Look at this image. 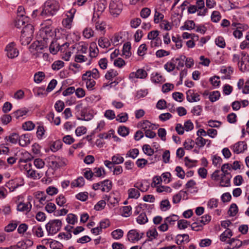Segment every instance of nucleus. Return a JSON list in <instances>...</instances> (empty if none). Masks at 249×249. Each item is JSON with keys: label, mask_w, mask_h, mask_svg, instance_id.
Here are the masks:
<instances>
[{"label": "nucleus", "mask_w": 249, "mask_h": 249, "mask_svg": "<svg viewBox=\"0 0 249 249\" xmlns=\"http://www.w3.org/2000/svg\"><path fill=\"white\" fill-rule=\"evenodd\" d=\"M232 61L238 63L241 71H249V56L247 53L243 51L240 54H234Z\"/></svg>", "instance_id": "1"}, {"label": "nucleus", "mask_w": 249, "mask_h": 249, "mask_svg": "<svg viewBox=\"0 0 249 249\" xmlns=\"http://www.w3.org/2000/svg\"><path fill=\"white\" fill-rule=\"evenodd\" d=\"M59 9V4L54 0H49L45 2L40 16L43 17L52 16L56 14Z\"/></svg>", "instance_id": "2"}, {"label": "nucleus", "mask_w": 249, "mask_h": 249, "mask_svg": "<svg viewBox=\"0 0 249 249\" xmlns=\"http://www.w3.org/2000/svg\"><path fill=\"white\" fill-rule=\"evenodd\" d=\"M62 226V222L59 219L50 220L45 227L48 235H53L59 231Z\"/></svg>", "instance_id": "3"}, {"label": "nucleus", "mask_w": 249, "mask_h": 249, "mask_svg": "<svg viewBox=\"0 0 249 249\" xmlns=\"http://www.w3.org/2000/svg\"><path fill=\"white\" fill-rule=\"evenodd\" d=\"M50 166L54 169H57L66 165V160L65 159L56 157L53 155L48 158Z\"/></svg>", "instance_id": "4"}, {"label": "nucleus", "mask_w": 249, "mask_h": 249, "mask_svg": "<svg viewBox=\"0 0 249 249\" xmlns=\"http://www.w3.org/2000/svg\"><path fill=\"white\" fill-rule=\"evenodd\" d=\"M109 8L110 14L116 17L121 13L123 4L121 0H111L109 3Z\"/></svg>", "instance_id": "5"}, {"label": "nucleus", "mask_w": 249, "mask_h": 249, "mask_svg": "<svg viewBox=\"0 0 249 249\" xmlns=\"http://www.w3.org/2000/svg\"><path fill=\"white\" fill-rule=\"evenodd\" d=\"M34 32V28L33 25L31 24H27L26 25L23 27L21 32V37L22 38H26L28 39L27 43H28L33 36Z\"/></svg>", "instance_id": "6"}, {"label": "nucleus", "mask_w": 249, "mask_h": 249, "mask_svg": "<svg viewBox=\"0 0 249 249\" xmlns=\"http://www.w3.org/2000/svg\"><path fill=\"white\" fill-rule=\"evenodd\" d=\"M5 51L7 52V56L9 58H14L18 55L19 52L16 46L15 42H12L9 43L5 49Z\"/></svg>", "instance_id": "7"}, {"label": "nucleus", "mask_w": 249, "mask_h": 249, "mask_svg": "<svg viewBox=\"0 0 249 249\" xmlns=\"http://www.w3.org/2000/svg\"><path fill=\"white\" fill-rule=\"evenodd\" d=\"M147 76V73L143 69H138L136 72H132L129 74V77L130 79L140 78L144 79Z\"/></svg>", "instance_id": "8"}, {"label": "nucleus", "mask_w": 249, "mask_h": 249, "mask_svg": "<svg viewBox=\"0 0 249 249\" xmlns=\"http://www.w3.org/2000/svg\"><path fill=\"white\" fill-rule=\"evenodd\" d=\"M127 236L128 240L133 243L135 241L140 240L142 238V236H140L139 233L136 230H130L127 233Z\"/></svg>", "instance_id": "9"}, {"label": "nucleus", "mask_w": 249, "mask_h": 249, "mask_svg": "<svg viewBox=\"0 0 249 249\" xmlns=\"http://www.w3.org/2000/svg\"><path fill=\"white\" fill-rule=\"evenodd\" d=\"M247 149V145L245 142L240 141L233 145V151L237 154L243 152Z\"/></svg>", "instance_id": "10"}, {"label": "nucleus", "mask_w": 249, "mask_h": 249, "mask_svg": "<svg viewBox=\"0 0 249 249\" xmlns=\"http://www.w3.org/2000/svg\"><path fill=\"white\" fill-rule=\"evenodd\" d=\"M187 100L189 102H197L200 100L199 95L195 93L193 90L189 89L186 92Z\"/></svg>", "instance_id": "11"}, {"label": "nucleus", "mask_w": 249, "mask_h": 249, "mask_svg": "<svg viewBox=\"0 0 249 249\" xmlns=\"http://www.w3.org/2000/svg\"><path fill=\"white\" fill-rule=\"evenodd\" d=\"M92 77L93 78L97 79L100 77V73L98 70L94 68L92 71H88L86 72L82 75V80H85L87 78V77L89 78H91Z\"/></svg>", "instance_id": "12"}, {"label": "nucleus", "mask_w": 249, "mask_h": 249, "mask_svg": "<svg viewBox=\"0 0 249 249\" xmlns=\"http://www.w3.org/2000/svg\"><path fill=\"white\" fill-rule=\"evenodd\" d=\"M97 19H95V14H94L92 21V22H94L95 27L97 30L100 31L101 32H103L104 33L105 32V28L106 24L104 21L100 22L99 20L96 21Z\"/></svg>", "instance_id": "13"}, {"label": "nucleus", "mask_w": 249, "mask_h": 249, "mask_svg": "<svg viewBox=\"0 0 249 249\" xmlns=\"http://www.w3.org/2000/svg\"><path fill=\"white\" fill-rule=\"evenodd\" d=\"M32 209V205L30 202H28L27 203L23 202H20L17 207V210L20 212H29Z\"/></svg>", "instance_id": "14"}, {"label": "nucleus", "mask_w": 249, "mask_h": 249, "mask_svg": "<svg viewBox=\"0 0 249 249\" xmlns=\"http://www.w3.org/2000/svg\"><path fill=\"white\" fill-rule=\"evenodd\" d=\"M30 135L23 134L19 137V144L21 146H26L30 143Z\"/></svg>", "instance_id": "15"}, {"label": "nucleus", "mask_w": 249, "mask_h": 249, "mask_svg": "<svg viewBox=\"0 0 249 249\" xmlns=\"http://www.w3.org/2000/svg\"><path fill=\"white\" fill-rule=\"evenodd\" d=\"M134 186L142 192L147 191L149 188V185L147 184L146 180H144L141 182H138L134 184Z\"/></svg>", "instance_id": "16"}, {"label": "nucleus", "mask_w": 249, "mask_h": 249, "mask_svg": "<svg viewBox=\"0 0 249 249\" xmlns=\"http://www.w3.org/2000/svg\"><path fill=\"white\" fill-rule=\"evenodd\" d=\"M48 38L43 37V42H38L37 44L34 43L32 45V47L35 49L37 52H40L44 48H46L47 46V43L46 40H47Z\"/></svg>", "instance_id": "17"}, {"label": "nucleus", "mask_w": 249, "mask_h": 249, "mask_svg": "<svg viewBox=\"0 0 249 249\" xmlns=\"http://www.w3.org/2000/svg\"><path fill=\"white\" fill-rule=\"evenodd\" d=\"M89 50L90 51L89 55L91 57H96L99 53V50L95 42L90 44Z\"/></svg>", "instance_id": "18"}, {"label": "nucleus", "mask_w": 249, "mask_h": 249, "mask_svg": "<svg viewBox=\"0 0 249 249\" xmlns=\"http://www.w3.org/2000/svg\"><path fill=\"white\" fill-rule=\"evenodd\" d=\"M107 5V2L106 0H100L97 4L96 7H94V10H96V12L102 13L105 10Z\"/></svg>", "instance_id": "19"}, {"label": "nucleus", "mask_w": 249, "mask_h": 249, "mask_svg": "<svg viewBox=\"0 0 249 249\" xmlns=\"http://www.w3.org/2000/svg\"><path fill=\"white\" fill-rule=\"evenodd\" d=\"M101 191L103 192H108L112 188V182L109 179H105L102 181Z\"/></svg>", "instance_id": "20"}, {"label": "nucleus", "mask_w": 249, "mask_h": 249, "mask_svg": "<svg viewBox=\"0 0 249 249\" xmlns=\"http://www.w3.org/2000/svg\"><path fill=\"white\" fill-rule=\"evenodd\" d=\"M36 198L39 200V202L43 204V201L46 200L49 201V199H47V196L45 193L42 191H37L35 193Z\"/></svg>", "instance_id": "21"}, {"label": "nucleus", "mask_w": 249, "mask_h": 249, "mask_svg": "<svg viewBox=\"0 0 249 249\" xmlns=\"http://www.w3.org/2000/svg\"><path fill=\"white\" fill-rule=\"evenodd\" d=\"M28 21L27 17H25V18L17 17L15 22V25L17 28H20Z\"/></svg>", "instance_id": "22"}, {"label": "nucleus", "mask_w": 249, "mask_h": 249, "mask_svg": "<svg viewBox=\"0 0 249 249\" xmlns=\"http://www.w3.org/2000/svg\"><path fill=\"white\" fill-rule=\"evenodd\" d=\"M131 43L130 42H127L124 44L123 48V53L125 56L126 58H128L131 56Z\"/></svg>", "instance_id": "23"}, {"label": "nucleus", "mask_w": 249, "mask_h": 249, "mask_svg": "<svg viewBox=\"0 0 249 249\" xmlns=\"http://www.w3.org/2000/svg\"><path fill=\"white\" fill-rule=\"evenodd\" d=\"M85 184V180L83 177H80L71 183V187H81Z\"/></svg>", "instance_id": "24"}, {"label": "nucleus", "mask_w": 249, "mask_h": 249, "mask_svg": "<svg viewBox=\"0 0 249 249\" xmlns=\"http://www.w3.org/2000/svg\"><path fill=\"white\" fill-rule=\"evenodd\" d=\"M232 236L231 231L227 229L220 235V240L222 242H225L228 238H230Z\"/></svg>", "instance_id": "25"}, {"label": "nucleus", "mask_w": 249, "mask_h": 249, "mask_svg": "<svg viewBox=\"0 0 249 249\" xmlns=\"http://www.w3.org/2000/svg\"><path fill=\"white\" fill-rule=\"evenodd\" d=\"M151 80L155 83H162L165 81L164 77L158 72L153 73L151 76Z\"/></svg>", "instance_id": "26"}, {"label": "nucleus", "mask_w": 249, "mask_h": 249, "mask_svg": "<svg viewBox=\"0 0 249 249\" xmlns=\"http://www.w3.org/2000/svg\"><path fill=\"white\" fill-rule=\"evenodd\" d=\"M60 44L57 42V41H53L50 45L49 49L51 53L55 54L59 50Z\"/></svg>", "instance_id": "27"}, {"label": "nucleus", "mask_w": 249, "mask_h": 249, "mask_svg": "<svg viewBox=\"0 0 249 249\" xmlns=\"http://www.w3.org/2000/svg\"><path fill=\"white\" fill-rule=\"evenodd\" d=\"M231 175H229L228 176H221L220 181V186L222 187H229L231 185Z\"/></svg>", "instance_id": "28"}, {"label": "nucleus", "mask_w": 249, "mask_h": 249, "mask_svg": "<svg viewBox=\"0 0 249 249\" xmlns=\"http://www.w3.org/2000/svg\"><path fill=\"white\" fill-rule=\"evenodd\" d=\"M211 220V216L209 214H206L202 216L200 218H197L196 219V221L199 224H201L202 226L208 224Z\"/></svg>", "instance_id": "29"}, {"label": "nucleus", "mask_w": 249, "mask_h": 249, "mask_svg": "<svg viewBox=\"0 0 249 249\" xmlns=\"http://www.w3.org/2000/svg\"><path fill=\"white\" fill-rule=\"evenodd\" d=\"M146 235L147 237L149 238V241H152L153 239H155L158 235V233L155 228L149 230Z\"/></svg>", "instance_id": "30"}, {"label": "nucleus", "mask_w": 249, "mask_h": 249, "mask_svg": "<svg viewBox=\"0 0 249 249\" xmlns=\"http://www.w3.org/2000/svg\"><path fill=\"white\" fill-rule=\"evenodd\" d=\"M238 211V208L237 205L232 203L228 211V213L230 216H234Z\"/></svg>", "instance_id": "31"}, {"label": "nucleus", "mask_w": 249, "mask_h": 249, "mask_svg": "<svg viewBox=\"0 0 249 249\" xmlns=\"http://www.w3.org/2000/svg\"><path fill=\"white\" fill-rule=\"evenodd\" d=\"M98 45L102 48H107L110 46V43L108 39L100 37L98 40Z\"/></svg>", "instance_id": "32"}, {"label": "nucleus", "mask_w": 249, "mask_h": 249, "mask_svg": "<svg viewBox=\"0 0 249 249\" xmlns=\"http://www.w3.org/2000/svg\"><path fill=\"white\" fill-rule=\"evenodd\" d=\"M189 225H190V222L186 220L180 219L178 221V227L179 230H184Z\"/></svg>", "instance_id": "33"}, {"label": "nucleus", "mask_w": 249, "mask_h": 249, "mask_svg": "<svg viewBox=\"0 0 249 249\" xmlns=\"http://www.w3.org/2000/svg\"><path fill=\"white\" fill-rule=\"evenodd\" d=\"M164 69L168 72L172 71L176 68L175 60L173 58L171 61L168 62L164 66Z\"/></svg>", "instance_id": "34"}, {"label": "nucleus", "mask_w": 249, "mask_h": 249, "mask_svg": "<svg viewBox=\"0 0 249 249\" xmlns=\"http://www.w3.org/2000/svg\"><path fill=\"white\" fill-rule=\"evenodd\" d=\"M179 217L177 215L172 214L164 219V221L167 224L170 225H174L175 222L177 221H178Z\"/></svg>", "instance_id": "35"}, {"label": "nucleus", "mask_w": 249, "mask_h": 249, "mask_svg": "<svg viewBox=\"0 0 249 249\" xmlns=\"http://www.w3.org/2000/svg\"><path fill=\"white\" fill-rule=\"evenodd\" d=\"M148 218L145 213H142L137 218V221L140 224H144L148 222Z\"/></svg>", "instance_id": "36"}, {"label": "nucleus", "mask_w": 249, "mask_h": 249, "mask_svg": "<svg viewBox=\"0 0 249 249\" xmlns=\"http://www.w3.org/2000/svg\"><path fill=\"white\" fill-rule=\"evenodd\" d=\"M128 193L129 197L130 198H138L140 196L139 191L135 188H131L129 189Z\"/></svg>", "instance_id": "37"}, {"label": "nucleus", "mask_w": 249, "mask_h": 249, "mask_svg": "<svg viewBox=\"0 0 249 249\" xmlns=\"http://www.w3.org/2000/svg\"><path fill=\"white\" fill-rule=\"evenodd\" d=\"M139 151L137 148H133L129 150L126 154V157H130L133 159L137 158L139 155Z\"/></svg>", "instance_id": "38"}, {"label": "nucleus", "mask_w": 249, "mask_h": 249, "mask_svg": "<svg viewBox=\"0 0 249 249\" xmlns=\"http://www.w3.org/2000/svg\"><path fill=\"white\" fill-rule=\"evenodd\" d=\"M195 26V23L193 20H187L185 22L184 25L181 27V29L190 30L194 29Z\"/></svg>", "instance_id": "39"}, {"label": "nucleus", "mask_w": 249, "mask_h": 249, "mask_svg": "<svg viewBox=\"0 0 249 249\" xmlns=\"http://www.w3.org/2000/svg\"><path fill=\"white\" fill-rule=\"evenodd\" d=\"M83 80L86 81V87L88 89L92 90L93 89V87L96 84L94 80L91 79V78L87 77V78H86L85 80Z\"/></svg>", "instance_id": "40"}, {"label": "nucleus", "mask_w": 249, "mask_h": 249, "mask_svg": "<svg viewBox=\"0 0 249 249\" xmlns=\"http://www.w3.org/2000/svg\"><path fill=\"white\" fill-rule=\"evenodd\" d=\"M186 59V56L185 55H181L178 58H176L175 60V62L178 61V66H177V69L178 70H179L180 68H182L184 65V62Z\"/></svg>", "instance_id": "41"}, {"label": "nucleus", "mask_w": 249, "mask_h": 249, "mask_svg": "<svg viewBox=\"0 0 249 249\" xmlns=\"http://www.w3.org/2000/svg\"><path fill=\"white\" fill-rule=\"evenodd\" d=\"M124 234V231L121 229H117L111 232L112 237L115 239H119L122 238Z\"/></svg>", "instance_id": "42"}, {"label": "nucleus", "mask_w": 249, "mask_h": 249, "mask_svg": "<svg viewBox=\"0 0 249 249\" xmlns=\"http://www.w3.org/2000/svg\"><path fill=\"white\" fill-rule=\"evenodd\" d=\"M27 174L29 177L34 179L39 178L41 177L40 173L32 169H29L27 170Z\"/></svg>", "instance_id": "43"}, {"label": "nucleus", "mask_w": 249, "mask_h": 249, "mask_svg": "<svg viewBox=\"0 0 249 249\" xmlns=\"http://www.w3.org/2000/svg\"><path fill=\"white\" fill-rule=\"evenodd\" d=\"M28 112V110L22 108L16 110L13 113L14 116L17 118L18 119L20 117H22L24 115H25L27 112Z\"/></svg>", "instance_id": "44"}, {"label": "nucleus", "mask_w": 249, "mask_h": 249, "mask_svg": "<svg viewBox=\"0 0 249 249\" xmlns=\"http://www.w3.org/2000/svg\"><path fill=\"white\" fill-rule=\"evenodd\" d=\"M220 96V93L218 91H214L210 92L209 98L211 102H213L217 101Z\"/></svg>", "instance_id": "45"}, {"label": "nucleus", "mask_w": 249, "mask_h": 249, "mask_svg": "<svg viewBox=\"0 0 249 249\" xmlns=\"http://www.w3.org/2000/svg\"><path fill=\"white\" fill-rule=\"evenodd\" d=\"M118 133L120 135L125 137L129 134V128L125 126H120L118 129Z\"/></svg>", "instance_id": "46"}, {"label": "nucleus", "mask_w": 249, "mask_h": 249, "mask_svg": "<svg viewBox=\"0 0 249 249\" xmlns=\"http://www.w3.org/2000/svg\"><path fill=\"white\" fill-rule=\"evenodd\" d=\"M111 160L115 164H119L122 163L124 161L123 157L121 156L119 154H116L111 158Z\"/></svg>", "instance_id": "47"}, {"label": "nucleus", "mask_w": 249, "mask_h": 249, "mask_svg": "<svg viewBox=\"0 0 249 249\" xmlns=\"http://www.w3.org/2000/svg\"><path fill=\"white\" fill-rule=\"evenodd\" d=\"M118 74L117 71L111 69L107 71L105 75V78L107 80H112V78L116 77Z\"/></svg>", "instance_id": "48"}, {"label": "nucleus", "mask_w": 249, "mask_h": 249, "mask_svg": "<svg viewBox=\"0 0 249 249\" xmlns=\"http://www.w3.org/2000/svg\"><path fill=\"white\" fill-rule=\"evenodd\" d=\"M82 104H78L75 107V109L77 111V112H79L80 111V114L81 115V118H79V117H77V119L80 120H87L85 118V109H82Z\"/></svg>", "instance_id": "49"}, {"label": "nucleus", "mask_w": 249, "mask_h": 249, "mask_svg": "<svg viewBox=\"0 0 249 249\" xmlns=\"http://www.w3.org/2000/svg\"><path fill=\"white\" fill-rule=\"evenodd\" d=\"M35 127V124L32 121H28L22 124V128L24 130L30 131Z\"/></svg>", "instance_id": "50"}, {"label": "nucleus", "mask_w": 249, "mask_h": 249, "mask_svg": "<svg viewBox=\"0 0 249 249\" xmlns=\"http://www.w3.org/2000/svg\"><path fill=\"white\" fill-rule=\"evenodd\" d=\"M155 125L154 124H152L148 120H144L142 125V128L145 130H147L146 129L149 128L153 129L154 128H156L157 127H155Z\"/></svg>", "instance_id": "51"}, {"label": "nucleus", "mask_w": 249, "mask_h": 249, "mask_svg": "<svg viewBox=\"0 0 249 249\" xmlns=\"http://www.w3.org/2000/svg\"><path fill=\"white\" fill-rule=\"evenodd\" d=\"M159 32L157 30L152 31L148 34L147 38L150 40H159L158 36H159Z\"/></svg>", "instance_id": "52"}, {"label": "nucleus", "mask_w": 249, "mask_h": 249, "mask_svg": "<svg viewBox=\"0 0 249 249\" xmlns=\"http://www.w3.org/2000/svg\"><path fill=\"white\" fill-rule=\"evenodd\" d=\"M132 208L130 206H124L122 208V215L124 217H128L131 213Z\"/></svg>", "instance_id": "53"}, {"label": "nucleus", "mask_w": 249, "mask_h": 249, "mask_svg": "<svg viewBox=\"0 0 249 249\" xmlns=\"http://www.w3.org/2000/svg\"><path fill=\"white\" fill-rule=\"evenodd\" d=\"M45 77L44 72L39 71L34 75V81L36 83L41 82Z\"/></svg>", "instance_id": "54"}, {"label": "nucleus", "mask_w": 249, "mask_h": 249, "mask_svg": "<svg viewBox=\"0 0 249 249\" xmlns=\"http://www.w3.org/2000/svg\"><path fill=\"white\" fill-rule=\"evenodd\" d=\"M221 18V15L219 12L217 11H214L212 13L211 15V19L213 22H218Z\"/></svg>", "instance_id": "55"}, {"label": "nucleus", "mask_w": 249, "mask_h": 249, "mask_svg": "<svg viewBox=\"0 0 249 249\" xmlns=\"http://www.w3.org/2000/svg\"><path fill=\"white\" fill-rule=\"evenodd\" d=\"M66 220L68 223L74 225L77 222V217L75 214L69 213L67 215Z\"/></svg>", "instance_id": "56"}, {"label": "nucleus", "mask_w": 249, "mask_h": 249, "mask_svg": "<svg viewBox=\"0 0 249 249\" xmlns=\"http://www.w3.org/2000/svg\"><path fill=\"white\" fill-rule=\"evenodd\" d=\"M62 146V142L60 140H57L53 142L51 146L52 151L55 152L59 149Z\"/></svg>", "instance_id": "57"}, {"label": "nucleus", "mask_w": 249, "mask_h": 249, "mask_svg": "<svg viewBox=\"0 0 249 249\" xmlns=\"http://www.w3.org/2000/svg\"><path fill=\"white\" fill-rule=\"evenodd\" d=\"M142 150L143 152L148 156H152L154 154V150L148 144H145L143 145Z\"/></svg>", "instance_id": "58"}, {"label": "nucleus", "mask_w": 249, "mask_h": 249, "mask_svg": "<svg viewBox=\"0 0 249 249\" xmlns=\"http://www.w3.org/2000/svg\"><path fill=\"white\" fill-rule=\"evenodd\" d=\"M215 43L216 45L221 48H224L226 46L225 40L222 36L217 37L215 40Z\"/></svg>", "instance_id": "59"}, {"label": "nucleus", "mask_w": 249, "mask_h": 249, "mask_svg": "<svg viewBox=\"0 0 249 249\" xmlns=\"http://www.w3.org/2000/svg\"><path fill=\"white\" fill-rule=\"evenodd\" d=\"M64 65V63L61 60L55 61L52 65V68L53 70H58L62 68Z\"/></svg>", "instance_id": "60"}, {"label": "nucleus", "mask_w": 249, "mask_h": 249, "mask_svg": "<svg viewBox=\"0 0 249 249\" xmlns=\"http://www.w3.org/2000/svg\"><path fill=\"white\" fill-rule=\"evenodd\" d=\"M208 140L204 139L202 137H198L196 139V144L199 147H203Z\"/></svg>", "instance_id": "61"}, {"label": "nucleus", "mask_w": 249, "mask_h": 249, "mask_svg": "<svg viewBox=\"0 0 249 249\" xmlns=\"http://www.w3.org/2000/svg\"><path fill=\"white\" fill-rule=\"evenodd\" d=\"M170 206V202L168 200H163L160 202V209L162 211H165L169 209Z\"/></svg>", "instance_id": "62"}, {"label": "nucleus", "mask_w": 249, "mask_h": 249, "mask_svg": "<svg viewBox=\"0 0 249 249\" xmlns=\"http://www.w3.org/2000/svg\"><path fill=\"white\" fill-rule=\"evenodd\" d=\"M64 107L65 105L64 102L60 100L57 101L54 105L55 110L58 112H61Z\"/></svg>", "instance_id": "63"}, {"label": "nucleus", "mask_w": 249, "mask_h": 249, "mask_svg": "<svg viewBox=\"0 0 249 249\" xmlns=\"http://www.w3.org/2000/svg\"><path fill=\"white\" fill-rule=\"evenodd\" d=\"M56 208V207L54 203L51 202L48 203L45 206L46 211L48 213H50L53 212L55 210Z\"/></svg>", "instance_id": "64"}]
</instances>
